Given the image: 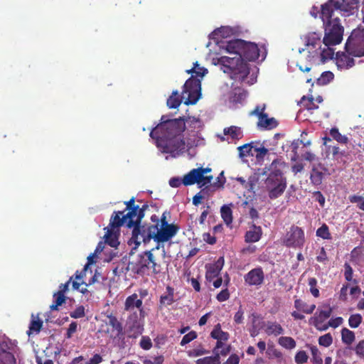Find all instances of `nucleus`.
<instances>
[{
	"mask_svg": "<svg viewBox=\"0 0 364 364\" xmlns=\"http://www.w3.org/2000/svg\"><path fill=\"white\" fill-rule=\"evenodd\" d=\"M150 136L155 140L157 147L164 153L176 157L182 153V117L170 119L162 115L159 123L150 132Z\"/></svg>",
	"mask_w": 364,
	"mask_h": 364,
	"instance_id": "f257e3e1",
	"label": "nucleus"
},
{
	"mask_svg": "<svg viewBox=\"0 0 364 364\" xmlns=\"http://www.w3.org/2000/svg\"><path fill=\"white\" fill-rule=\"evenodd\" d=\"M286 163L282 159L273 160L269 165V173L264 181L268 196L271 199L281 196L287 188V178L284 175Z\"/></svg>",
	"mask_w": 364,
	"mask_h": 364,
	"instance_id": "f03ea898",
	"label": "nucleus"
},
{
	"mask_svg": "<svg viewBox=\"0 0 364 364\" xmlns=\"http://www.w3.org/2000/svg\"><path fill=\"white\" fill-rule=\"evenodd\" d=\"M324 36L322 43L324 47L321 53L323 60L332 59L334 55V49L331 47L338 45L343 40V26L341 24L338 17L333 18V21L323 23Z\"/></svg>",
	"mask_w": 364,
	"mask_h": 364,
	"instance_id": "7ed1b4c3",
	"label": "nucleus"
},
{
	"mask_svg": "<svg viewBox=\"0 0 364 364\" xmlns=\"http://www.w3.org/2000/svg\"><path fill=\"white\" fill-rule=\"evenodd\" d=\"M213 64L219 65L223 73L235 80L243 81L250 73L247 63L240 56H221L213 58Z\"/></svg>",
	"mask_w": 364,
	"mask_h": 364,
	"instance_id": "20e7f679",
	"label": "nucleus"
},
{
	"mask_svg": "<svg viewBox=\"0 0 364 364\" xmlns=\"http://www.w3.org/2000/svg\"><path fill=\"white\" fill-rule=\"evenodd\" d=\"M126 205V210L128 212L124 214L123 211H114L112 217V226L122 227L131 226L133 225V220L138 218L142 220L145 215V211L149 208L146 203L142 205L141 207L135 204V198L132 197L129 200L124 202Z\"/></svg>",
	"mask_w": 364,
	"mask_h": 364,
	"instance_id": "39448f33",
	"label": "nucleus"
},
{
	"mask_svg": "<svg viewBox=\"0 0 364 364\" xmlns=\"http://www.w3.org/2000/svg\"><path fill=\"white\" fill-rule=\"evenodd\" d=\"M142 220H138L136 218L133 220V225L131 226H126L128 228H133L132 232V237L128 240L129 245H134L132 247L136 250L141 242L148 243L151 239L155 240V223L141 224Z\"/></svg>",
	"mask_w": 364,
	"mask_h": 364,
	"instance_id": "423d86ee",
	"label": "nucleus"
},
{
	"mask_svg": "<svg viewBox=\"0 0 364 364\" xmlns=\"http://www.w3.org/2000/svg\"><path fill=\"white\" fill-rule=\"evenodd\" d=\"M151 251H145L139 255L136 262H129L127 264V270L139 275H149L151 273H157L159 269Z\"/></svg>",
	"mask_w": 364,
	"mask_h": 364,
	"instance_id": "0eeeda50",
	"label": "nucleus"
},
{
	"mask_svg": "<svg viewBox=\"0 0 364 364\" xmlns=\"http://www.w3.org/2000/svg\"><path fill=\"white\" fill-rule=\"evenodd\" d=\"M124 310L129 313L127 323L131 328L139 326V320L145 316L142 300L139 299V296L136 293L127 297Z\"/></svg>",
	"mask_w": 364,
	"mask_h": 364,
	"instance_id": "6e6552de",
	"label": "nucleus"
},
{
	"mask_svg": "<svg viewBox=\"0 0 364 364\" xmlns=\"http://www.w3.org/2000/svg\"><path fill=\"white\" fill-rule=\"evenodd\" d=\"M183 104L196 105L202 97L201 80L196 77H190L183 84Z\"/></svg>",
	"mask_w": 364,
	"mask_h": 364,
	"instance_id": "1a4fd4ad",
	"label": "nucleus"
},
{
	"mask_svg": "<svg viewBox=\"0 0 364 364\" xmlns=\"http://www.w3.org/2000/svg\"><path fill=\"white\" fill-rule=\"evenodd\" d=\"M346 51L355 57L364 56V28L354 29L345 45Z\"/></svg>",
	"mask_w": 364,
	"mask_h": 364,
	"instance_id": "9d476101",
	"label": "nucleus"
},
{
	"mask_svg": "<svg viewBox=\"0 0 364 364\" xmlns=\"http://www.w3.org/2000/svg\"><path fill=\"white\" fill-rule=\"evenodd\" d=\"M151 219L155 223V241L158 242L169 240L178 230V227L173 224L164 223V225H159V218L156 215H152Z\"/></svg>",
	"mask_w": 364,
	"mask_h": 364,
	"instance_id": "9b49d317",
	"label": "nucleus"
},
{
	"mask_svg": "<svg viewBox=\"0 0 364 364\" xmlns=\"http://www.w3.org/2000/svg\"><path fill=\"white\" fill-rule=\"evenodd\" d=\"M224 266V258L220 257L213 263L205 264V279L208 282H213L215 288L221 287L223 278L219 277L220 273Z\"/></svg>",
	"mask_w": 364,
	"mask_h": 364,
	"instance_id": "f8f14e48",
	"label": "nucleus"
},
{
	"mask_svg": "<svg viewBox=\"0 0 364 364\" xmlns=\"http://www.w3.org/2000/svg\"><path fill=\"white\" fill-rule=\"evenodd\" d=\"M311 14L315 18L317 16L316 14H314V11L316 10L317 13H320V16L323 23H328V21H333L334 11H339L338 1L337 0H328L327 2L321 5V10L318 11V8L314 6L312 8Z\"/></svg>",
	"mask_w": 364,
	"mask_h": 364,
	"instance_id": "ddd939ff",
	"label": "nucleus"
},
{
	"mask_svg": "<svg viewBox=\"0 0 364 364\" xmlns=\"http://www.w3.org/2000/svg\"><path fill=\"white\" fill-rule=\"evenodd\" d=\"M305 242L304 230L295 225H292L290 230L286 234L284 239V245L287 247H301L304 245Z\"/></svg>",
	"mask_w": 364,
	"mask_h": 364,
	"instance_id": "4468645a",
	"label": "nucleus"
},
{
	"mask_svg": "<svg viewBox=\"0 0 364 364\" xmlns=\"http://www.w3.org/2000/svg\"><path fill=\"white\" fill-rule=\"evenodd\" d=\"M259 57V49L255 43L247 42L243 40L241 58L245 61H255Z\"/></svg>",
	"mask_w": 364,
	"mask_h": 364,
	"instance_id": "2eb2a0df",
	"label": "nucleus"
},
{
	"mask_svg": "<svg viewBox=\"0 0 364 364\" xmlns=\"http://www.w3.org/2000/svg\"><path fill=\"white\" fill-rule=\"evenodd\" d=\"M178 299H180L178 293L176 292L173 287L167 286L166 291L160 296L159 309L161 310L164 308L171 305Z\"/></svg>",
	"mask_w": 364,
	"mask_h": 364,
	"instance_id": "dca6fc26",
	"label": "nucleus"
},
{
	"mask_svg": "<svg viewBox=\"0 0 364 364\" xmlns=\"http://www.w3.org/2000/svg\"><path fill=\"white\" fill-rule=\"evenodd\" d=\"M244 279L245 283L250 286H259L264 282V274L261 267H257L246 274Z\"/></svg>",
	"mask_w": 364,
	"mask_h": 364,
	"instance_id": "f3484780",
	"label": "nucleus"
},
{
	"mask_svg": "<svg viewBox=\"0 0 364 364\" xmlns=\"http://www.w3.org/2000/svg\"><path fill=\"white\" fill-rule=\"evenodd\" d=\"M120 227L112 226V217L110 218L109 226L106 228L107 231L105 235L106 242L112 247H116L119 245L117 236L119 235Z\"/></svg>",
	"mask_w": 364,
	"mask_h": 364,
	"instance_id": "a211bd4d",
	"label": "nucleus"
},
{
	"mask_svg": "<svg viewBox=\"0 0 364 364\" xmlns=\"http://www.w3.org/2000/svg\"><path fill=\"white\" fill-rule=\"evenodd\" d=\"M203 183L198 168H193L183 176V186H191L196 183L199 188H203L205 186H202Z\"/></svg>",
	"mask_w": 364,
	"mask_h": 364,
	"instance_id": "6ab92c4d",
	"label": "nucleus"
},
{
	"mask_svg": "<svg viewBox=\"0 0 364 364\" xmlns=\"http://www.w3.org/2000/svg\"><path fill=\"white\" fill-rule=\"evenodd\" d=\"M358 0H342L341 2L338 1L339 11L345 16H350L358 9Z\"/></svg>",
	"mask_w": 364,
	"mask_h": 364,
	"instance_id": "aec40b11",
	"label": "nucleus"
},
{
	"mask_svg": "<svg viewBox=\"0 0 364 364\" xmlns=\"http://www.w3.org/2000/svg\"><path fill=\"white\" fill-rule=\"evenodd\" d=\"M262 235V230L260 226H257L253 224L250 230L246 232L245 235V240L246 242H258Z\"/></svg>",
	"mask_w": 364,
	"mask_h": 364,
	"instance_id": "412c9836",
	"label": "nucleus"
},
{
	"mask_svg": "<svg viewBox=\"0 0 364 364\" xmlns=\"http://www.w3.org/2000/svg\"><path fill=\"white\" fill-rule=\"evenodd\" d=\"M7 348L8 345L6 343H0V364H15V357Z\"/></svg>",
	"mask_w": 364,
	"mask_h": 364,
	"instance_id": "4be33fe9",
	"label": "nucleus"
},
{
	"mask_svg": "<svg viewBox=\"0 0 364 364\" xmlns=\"http://www.w3.org/2000/svg\"><path fill=\"white\" fill-rule=\"evenodd\" d=\"M305 43L306 46L308 47H312V48H316L317 46L320 50V53H321L323 48H321V35L320 33L312 32L308 33L305 36Z\"/></svg>",
	"mask_w": 364,
	"mask_h": 364,
	"instance_id": "5701e85b",
	"label": "nucleus"
},
{
	"mask_svg": "<svg viewBox=\"0 0 364 364\" xmlns=\"http://www.w3.org/2000/svg\"><path fill=\"white\" fill-rule=\"evenodd\" d=\"M243 40L235 39L230 41L225 46V50L230 54H234L235 56H240L241 58V52L242 49Z\"/></svg>",
	"mask_w": 364,
	"mask_h": 364,
	"instance_id": "b1692460",
	"label": "nucleus"
},
{
	"mask_svg": "<svg viewBox=\"0 0 364 364\" xmlns=\"http://www.w3.org/2000/svg\"><path fill=\"white\" fill-rule=\"evenodd\" d=\"M350 55V54L347 55L344 53H340L338 52L336 58L337 65L341 68H352L355 65V61Z\"/></svg>",
	"mask_w": 364,
	"mask_h": 364,
	"instance_id": "393cba45",
	"label": "nucleus"
},
{
	"mask_svg": "<svg viewBox=\"0 0 364 364\" xmlns=\"http://www.w3.org/2000/svg\"><path fill=\"white\" fill-rule=\"evenodd\" d=\"M277 121L274 118H268L267 114H260L259 120L257 122V127L264 129H272L277 127Z\"/></svg>",
	"mask_w": 364,
	"mask_h": 364,
	"instance_id": "a878e982",
	"label": "nucleus"
},
{
	"mask_svg": "<svg viewBox=\"0 0 364 364\" xmlns=\"http://www.w3.org/2000/svg\"><path fill=\"white\" fill-rule=\"evenodd\" d=\"M264 331L268 336L273 335L277 336L284 333V329L282 326L276 321H267L265 324Z\"/></svg>",
	"mask_w": 364,
	"mask_h": 364,
	"instance_id": "bb28decb",
	"label": "nucleus"
},
{
	"mask_svg": "<svg viewBox=\"0 0 364 364\" xmlns=\"http://www.w3.org/2000/svg\"><path fill=\"white\" fill-rule=\"evenodd\" d=\"M256 143L250 142L249 144H245L242 146H240L237 148L239 151V155L240 157H247V156H254L255 154V151L257 145Z\"/></svg>",
	"mask_w": 364,
	"mask_h": 364,
	"instance_id": "cd10ccee",
	"label": "nucleus"
},
{
	"mask_svg": "<svg viewBox=\"0 0 364 364\" xmlns=\"http://www.w3.org/2000/svg\"><path fill=\"white\" fill-rule=\"evenodd\" d=\"M294 307L297 311H301L306 314H311L316 309L315 304L309 305L300 299H296L294 301Z\"/></svg>",
	"mask_w": 364,
	"mask_h": 364,
	"instance_id": "c85d7f7f",
	"label": "nucleus"
},
{
	"mask_svg": "<svg viewBox=\"0 0 364 364\" xmlns=\"http://www.w3.org/2000/svg\"><path fill=\"white\" fill-rule=\"evenodd\" d=\"M191 69L187 70L186 73H191V77L200 78L202 81L203 77L208 73V70L203 67H200L198 62L194 63Z\"/></svg>",
	"mask_w": 364,
	"mask_h": 364,
	"instance_id": "c756f323",
	"label": "nucleus"
},
{
	"mask_svg": "<svg viewBox=\"0 0 364 364\" xmlns=\"http://www.w3.org/2000/svg\"><path fill=\"white\" fill-rule=\"evenodd\" d=\"M323 168L321 167H314L311 172L310 180L315 186L321 184L323 178Z\"/></svg>",
	"mask_w": 364,
	"mask_h": 364,
	"instance_id": "7c9ffc66",
	"label": "nucleus"
},
{
	"mask_svg": "<svg viewBox=\"0 0 364 364\" xmlns=\"http://www.w3.org/2000/svg\"><path fill=\"white\" fill-rule=\"evenodd\" d=\"M210 336L217 341H227L229 339V333L222 331L220 323L215 326L213 330L210 333Z\"/></svg>",
	"mask_w": 364,
	"mask_h": 364,
	"instance_id": "2f4dec72",
	"label": "nucleus"
},
{
	"mask_svg": "<svg viewBox=\"0 0 364 364\" xmlns=\"http://www.w3.org/2000/svg\"><path fill=\"white\" fill-rule=\"evenodd\" d=\"M221 217L224 223L227 225H230L232 223V211L230 206L223 205L220 208Z\"/></svg>",
	"mask_w": 364,
	"mask_h": 364,
	"instance_id": "473e14b6",
	"label": "nucleus"
},
{
	"mask_svg": "<svg viewBox=\"0 0 364 364\" xmlns=\"http://www.w3.org/2000/svg\"><path fill=\"white\" fill-rule=\"evenodd\" d=\"M223 133L225 135H230L232 139H240L242 136V132L240 128L236 126L225 128Z\"/></svg>",
	"mask_w": 364,
	"mask_h": 364,
	"instance_id": "72a5a7b5",
	"label": "nucleus"
},
{
	"mask_svg": "<svg viewBox=\"0 0 364 364\" xmlns=\"http://www.w3.org/2000/svg\"><path fill=\"white\" fill-rule=\"evenodd\" d=\"M329 134L333 139L337 141L340 144H346L348 142V137L341 134L337 127L331 128Z\"/></svg>",
	"mask_w": 364,
	"mask_h": 364,
	"instance_id": "f704fd0d",
	"label": "nucleus"
},
{
	"mask_svg": "<svg viewBox=\"0 0 364 364\" xmlns=\"http://www.w3.org/2000/svg\"><path fill=\"white\" fill-rule=\"evenodd\" d=\"M182 102V97L178 95V92H173L172 95L168 98L166 105L171 109L177 108Z\"/></svg>",
	"mask_w": 364,
	"mask_h": 364,
	"instance_id": "c9c22d12",
	"label": "nucleus"
},
{
	"mask_svg": "<svg viewBox=\"0 0 364 364\" xmlns=\"http://www.w3.org/2000/svg\"><path fill=\"white\" fill-rule=\"evenodd\" d=\"M278 343L283 348L291 350L296 347V341L289 336H282L278 340Z\"/></svg>",
	"mask_w": 364,
	"mask_h": 364,
	"instance_id": "e433bc0d",
	"label": "nucleus"
},
{
	"mask_svg": "<svg viewBox=\"0 0 364 364\" xmlns=\"http://www.w3.org/2000/svg\"><path fill=\"white\" fill-rule=\"evenodd\" d=\"M211 187L204 186L198 192L196 195H195L193 198V203L195 205H198L201 203L202 200L205 197L209 196V192H210Z\"/></svg>",
	"mask_w": 364,
	"mask_h": 364,
	"instance_id": "4c0bfd02",
	"label": "nucleus"
},
{
	"mask_svg": "<svg viewBox=\"0 0 364 364\" xmlns=\"http://www.w3.org/2000/svg\"><path fill=\"white\" fill-rule=\"evenodd\" d=\"M247 97V92L240 89L235 88L232 96L231 97V101L234 103H242Z\"/></svg>",
	"mask_w": 364,
	"mask_h": 364,
	"instance_id": "58836bf2",
	"label": "nucleus"
},
{
	"mask_svg": "<svg viewBox=\"0 0 364 364\" xmlns=\"http://www.w3.org/2000/svg\"><path fill=\"white\" fill-rule=\"evenodd\" d=\"M341 339L345 344L350 345L355 341V333L352 331L344 328L341 331Z\"/></svg>",
	"mask_w": 364,
	"mask_h": 364,
	"instance_id": "ea45409f",
	"label": "nucleus"
},
{
	"mask_svg": "<svg viewBox=\"0 0 364 364\" xmlns=\"http://www.w3.org/2000/svg\"><path fill=\"white\" fill-rule=\"evenodd\" d=\"M198 168V172L200 175V177L203 181V183H202V186H206L207 185L210 184L213 178V176L212 175L206 176L205 174L208 173H210L211 171V168H208V167H206V168L200 167Z\"/></svg>",
	"mask_w": 364,
	"mask_h": 364,
	"instance_id": "a19ab883",
	"label": "nucleus"
},
{
	"mask_svg": "<svg viewBox=\"0 0 364 364\" xmlns=\"http://www.w3.org/2000/svg\"><path fill=\"white\" fill-rule=\"evenodd\" d=\"M300 105L308 110L316 109H318V106L315 104L314 99L312 97H302V98L300 100Z\"/></svg>",
	"mask_w": 364,
	"mask_h": 364,
	"instance_id": "79ce46f5",
	"label": "nucleus"
},
{
	"mask_svg": "<svg viewBox=\"0 0 364 364\" xmlns=\"http://www.w3.org/2000/svg\"><path fill=\"white\" fill-rule=\"evenodd\" d=\"M225 178L224 173L222 171L216 178V181L211 184V183L207 185V187H211L210 192H213L217 189L223 188L225 183Z\"/></svg>",
	"mask_w": 364,
	"mask_h": 364,
	"instance_id": "37998d69",
	"label": "nucleus"
},
{
	"mask_svg": "<svg viewBox=\"0 0 364 364\" xmlns=\"http://www.w3.org/2000/svg\"><path fill=\"white\" fill-rule=\"evenodd\" d=\"M54 301L52 305L50 306L51 311L58 310V306H61L65 301V296L62 293H55L53 294Z\"/></svg>",
	"mask_w": 364,
	"mask_h": 364,
	"instance_id": "c03bdc74",
	"label": "nucleus"
},
{
	"mask_svg": "<svg viewBox=\"0 0 364 364\" xmlns=\"http://www.w3.org/2000/svg\"><path fill=\"white\" fill-rule=\"evenodd\" d=\"M107 318L109 319V325L111 326L113 329L117 331L118 336L121 334L123 331V327L122 323L118 321L117 318L112 314L107 316Z\"/></svg>",
	"mask_w": 364,
	"mask_h": 364,
	"instance_id": "a18cd8bd",
	"label": "nucleus"
},
{
	"mask_svg": "<svg viewBox=\"0 0 364 364\" xmlns=\"http://www.w3.org/2000/svg\"><path fill=\"white\" fill-rule=\"evenodd\" d=\"M334 77V75L331 71L323 72L321 76L317 79V84L318 85H325L330 82Z\"/></svg>",
	"mask_w": 364,
	"mask_h": 364,
	"instance_id": "49530a36",
	"label": "nucleus"
},
{
	"mask_svg": "<svg viewBox=\"0 0 364 364\" xmlns=\"http://www.w3.org/2000/svg\"><path fill=\"white\" fill-rule=\"evenodd\" d=\"M43 326V321L40 319L32 320L29 325V330L27 334L30 336L31 333H38Z\"/></svg>",
	"mask_w": 364,
	"mask_h": 364,
	"instance_id": "de8ad7c7",
	"label": "nucleus"
},
{
	"mask_svg": "<svg viewBox=\"0 0 364 364\" xmlns=\"http://www.w3.org/2000/svg\"><path fill=\"white\" fill-rule=\"evenodd\" d=\"M307 346L311 350V355L313 357L312 362L314 363V364H322L323 360L321 357V353H320L318 348L316 346H312V345H308Z\"/></svg>",
	"mask_w": 364,
	"mask_h": 364,
	"instance_id": "09e8293b",
	"label": "nucleus"
},
{
	"mask_svg": "<svg viewBox=\"0 0 364 364\" xmlns=\"http://www.w3.org/2000/svg\"><path fill=\"white\" fill-rule=\"evenodd\" d=\"M316 236L320 237L324 240L331 239V235L329 232L328 227L326 224H323L319 228L317 229Z\"/></svg>",
	"mask_w": 364,
	"mask_h": 364,
	"instance_id": "8fccbe9b",
	"label": "nucleus"
},
{
	"mask_svg": "<svg viewBox=\"0 0 364 364\" xmlns=\"http://www.w3.org/2000/svg\"><path fill=\"white\" fill-rule=\"evenodd\" d=\"M326 151L329 154H332L333 159L338 160L345 155L344 151H341L338 146H328Z\"/></svg>",
	"mask_w": 364,
	"mask_h": 364,
	"instance_id": "3c124183",
	"label": "nucleus"
},
{
	"mask_svg": "<svg viewBox=\"0 0 364 364\" xmlns=\"http://www.w3.org/2000/svg\"><path fill=\"white\" fill-rule=\"evenodd\" d=\"M362 321L363 317L360 314H352L348 319V324L351 328H355L360 326Z\"/></svg>",
	"mask_w": 364,
	"mask_h": 364,
	"instance_id": "603ef678",
	"label": "nucleus"
},
{
	"mask_svg": "<svg viewBox=\"0 0 364 364\" xmlns=\"http://www.w3.org/2000/svg\"><path fill=\"white\" fill-rule=\"evenodd\" d=\"M308 284L310 287V292L311 294L317 298L319 296V290L317 288V279L314 277H311L308 280Z\"/></svg>",
	"mask_w": 364,
	"mask_h": 364,
	"instance_id": "864d4df0",
	"label": "nucleus"
},
{
	"mask_svg": "<svg viewBox=\"0 0 364 364\" xmlns=\"http://www.w3.org/2000/svg\"><path fill=\"white\" fill-rule=\"evenodd\" d=\"M348 199L352 203H358V208L364 211V197L352 195L349 196Z\"/></svg>",
	"mask_w": 364,
	"mask_h": 364,
	"instance_id": "5fc2aeb1",
	"label": "nucleus"
},
{
	"mask_svg": "<svg viewBox=\"0 0 364 364\" xmlns=\"http://www.w3.org/2000/svg\"><path fill=\"white\" fill-rule=\"evenodd\" d=\"M333 342V338L331 335V333H326L323 336H321L318 338V343L320 346H324V347H328L332 344Z\"/></svg>",
	"mask_w": 364,
	"mask_h": 364,
	"instance_id": "6e6d98bb",
	"label": "nucleus"
},
{
	"mask_svg": "<svg viewBox=\"0 0 364 364\" xmlns=\"http://www.w3.org/2000/svg\"><path fill=\"white\" fill-rule=\"evenodd\" d=\"M309 358L308 355L304 350H299L296 353L294 357L295 362L297 364H304L307 362Z\"/></svg>",
	"mask_w": 364,
	"mask_h": 364,
	"instance_id": "4d7b16f0",
	"label": "nucleus"
},
{
	"mask_svg": "<svg viewBox=\"0 0 364 364\" xmlns=\"http://www.w3.org/2000/svg\"><path fill=\"white\" fill-rule=\"evenodd\" d=\"M139 346L142 349L145 350L151 349L152 347V342L151 338L149 336H142L139 342Z\"/></svg>",
	"mask_w": 364,
	"mask_h": 364,
	"instance_id": "13d9d810",
	"label": "nucleus"
},
{
	"mask_svg": "<svg viewBox=\"0 0 364 364\" xmlns=\"http://www.w3.org/2000/svg\"><path fill=\"white\" fill-rule=\"evenodd\" d=\"M255 156L257 160L262 159L264 156L268 153V149L263 146L258 147L256 146Z\"/></svg>",
	"mask_w": 364,
	"mask_h": 364,
	"instance_id": "bf43d9fd",
	"label": "nucleus"
},
{
	"mask_svg": "<svg viewBox=\"0 0 364 364\" xmlns=\"http://www.w3.org/2000/svg\"><path fill=\"white\" fill-rule=\"evenodd\" d=\"M70 316L73 318H80L85 316V307L83 306H77L70 313Z\"/></svg>",
	"mask_w": 364,
	"mask_h": 364,
	"instance_id": "052dcab7",
	"label": "nucleus"
},
{
	"mask_svg": "<svg viewBox=\"0 0 364 364\" xmlns=\"http://www.w3.org/2000/svg\"><path fill=\"white\" fill-rule=\"evenodd\" d=\"M230 293L228 288L223 289L220 293H218L216 296V299L220 302H223L229 299Z\"/></svg>",
	"mask_w": 364,
	"mask_h": 364,
	"instance_id": "680f3d73",
	"label": "nucleus"
},
{
	"mask_svg": "<svg viewBox=\"0 0 364 364\" xmlns=\"http://www.w3.org/2000/svg\"><path fill=\"white\" fill-rule=\"evenodd\" d=\"M164 358L163 355H158L155 357H151L149 359H146L144 361L145 364H162L164 363Z\"/></svg>",
	"mask_w": 364,
	"mask_h": 364,
	"instance_id": "e2e57ef3",
	"label": "nucleus"
},
{
	"mask_svg": "<svg viewBox=\"0 0 364 364\" xmlns=\"http://www.w3.org/2000/svg\"><path fill=\"white\" fill-rule=\"evenodd\" d=\"M331 311H332L331 308H328L326 310L320 311L316 319L320 321L321 322L323 321L324 320L330 317Z\"/></svg>",
	"mask_w": 364,
	"mask_h": 364,
	"instance_id": "0e129e2a",
	"label": "nucleus"
},
{
	"mask_svg": "<svg viewBox=\"0 0 364 364\" xmlns=\"http://www.w3.org/2000/svg\"><path fill=\"white\" fill-rule=\"evenodd\" d=\"M77 323L75 321H73L70 325L69 327L67 329V333L65 335V337L67 338H70L73 333H75L77 331Z\"/></svg>",
	"mask_w": 364,
	"mask_h": 364,
	"instance_id": "69168bd1",
	"label": "nucleus"
},
{
	"mask_svg": "<svg viewBox=\"0 0 364 364\" xmlns=\"http://www.w3.org/2000/svg\"><path fill=\"white\" fill-rule=\"evenodd\" d=\"M243 315H244V311L242 309V306L239 307L238 311L235 313L234 316V321L237 324H240L243 323Z\"/></svg>",
	"mask_w": 364,
	"mask_h": 364,
	"instance_id": "338daca9",
	"label": "nucleus"
},
{
	"mask_svg": "<svg viewBox=\"0 0 364 364\" xmlns=\"http://www.w3.org/2000/svg\"><path fill=\"white\" fill-rule=\"evenodd\" d=\"M103 359L101 355L95 354L90 360L87 362L86 364H100L102 362Z\"/></svg>",
	"mask_w": 364,
	"mask_h": 364,
	"instance_id": "774afa93",
	"label": "nucleus"
}]
</instances>
